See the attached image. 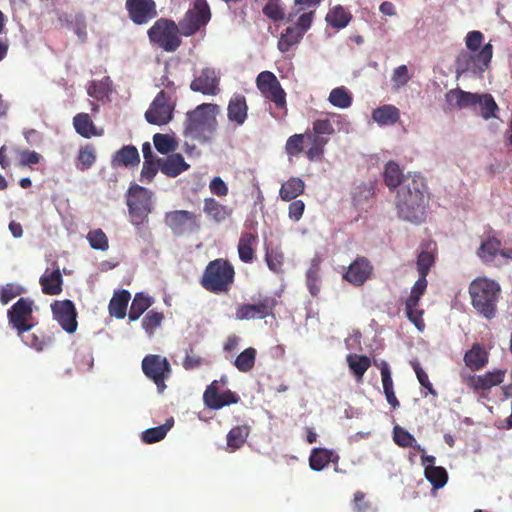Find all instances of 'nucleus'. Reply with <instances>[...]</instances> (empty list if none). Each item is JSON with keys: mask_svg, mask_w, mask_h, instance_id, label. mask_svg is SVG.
<instances>
[{"mask_svg": "<svg viewBox=\"0 0 512 512\" xmlns=\"http://www.w3.org/2000/svg\"><path fill=\"white\" fill-rule=\"evenodd\" d=\"M427 197L425 195V179L420 174L409 175L397 195L399 215L412 223H420L425 218Z\"/></svg>", "mask_w": 512, "mask_h": 512, "instance_id": "f257e3e1", "label": "nucleus"}, {"mask_svg": "<svg viewBox=\"0 0 512 512\" xmlns=\"http://www.w3.org/2000/svg\"><path fill=\"white\" fill-rule=\"evenodd\" d=\"M435 249V244H429L426 250H423L418 255L417 268L420 277L413 285L410 295L405 301L406 315L419 331L424 330L425 323L423 320V310L418 308V302L427 288L426 276L434 263Z\"/></svg>", "mask_w": 512, "mask_h": 512, "instance_id": "f03ea898", "label": "nucleus"}, {"mask_svg": "<svg viewBox=\"0 0 512 512\" xmlns=\"http://www.w3.org/2000/svg\"><path fill=\"white\" fill-rule=\"evenodd\" d=\"M500 285L487 277L474 279L469 287L473 307L487 319L496 313V302L500 293Z\"/></svg>", "mask_w": 512, "mask_h": 512, "instance_id": "7ed1b4c3", "label": "nucleus"}, {"mask_svg": "<svg viewBox=\"0 0 512 512\" xmlns=\"http://www.w3.org/2000/svg\"><path fill=\"white\" fill-rule=\"evenodd\" d=\"M235 277L233 266L219 258L208 263L201 278V285L208 291L221 294L230 290Z\"/></svg>", "mask_w": 512, "mask_h": 512, "instance_id": "20e7f679", "label": "nucleus"}, {"mask_svg": "<svg viewBox=\"0 0 512 512\" xmlns=\"http://www.w3.org/2000/svg\"><path fill=\"white\" fill-rule=\"evenodd\" d=\"M180 25L166 18L158 19L148 30L151 43L166 52H173L181 45Z\"/></svg>", "mask_w": 512, "mask_h": 512, "instance_id": "39448f33", "label": "nucleus"}, {"mask_svg": "<svg viewBox=\"0 0 512 512\" xmlns=\"http://www.w3.org/2000/svg\"><path fill=\"white\" fill-rule=\"evenodd\" d=\"M219 113V106L212 103L198 105L193 111L187 113L185 133L193 138L206 129H211L216 123V115Z\"/></svg>", "mask_w": 512, "mask_h": 512, "instance_id": "423d86ee", "label": "nucleus"}, {"mask_svg": "<svg viewBox=\"0 0 512 512\" xmlns=\"http://www.w3.org/2000/svg\"><path fill=\"white\" fill-rule=\"evenodd\" d=\"M166 87H171V91L161 90L145 112V119L149 124L162 126L173 118L175 108V102L172 99L173 83L168 82Z\"/></svg>", "mask_w": 512, "mask_h": 512, "instance_id": "0eeeda50", "label": "nucleus"}, {"mask_svg": "<svg viewBox=\"0 0 512 512\" xmlns=\"http://www.w3.org/2000/svg\"><path fill=\"white\" fill-rule=\"evenodd\" d=\"M493 55V46L485 44L479 51H463L456 59V72L458 75L472 72L482 74L488 69Z\"/></svg>", "mask_w": 512, "mask_h": 512, "instance_id": "6e6552de", "label": "nucleus"}, {"mask_svg": "<svg viewBox=\"0 0 512 512\" xmlns=\"http://www.w3.org/2000/svg\"><path fill=\"white\" fill-rule=\"evenodd\" d=\"M152 192L139 185L132 186L128 191L127 205L131 223L139 226L147 221L152 211Z\"/></svg>", "mask_w": 512, "mask_h": 512, "instance_id": "1a4fd4ad", "label": "nucleus"}, {"mask_svg": "<svg viewBox=\"0 0 512 512\" xmlns=\"http://www.w3.org/2000/svg\"><path fill=\"white\" fill-rule=\"evenodd\" d=\"M211 19V10L206 0H195L183 19L180 21V31L184 36H192L202 27L206 26Z\"/></svg>", "mask_w": 512, "mask_h": 512, "instance_id": "9d476101", "label": "nucleus"}, {"mask_svg": "<svg viewBox=\"0 0 512 512\" xmlns=\"http://www.w3.org/2000/svg\"><path fill=\"white\" fill-rule=\"evenodd\" d=\"M34 301L20 298L7 312L9 324L18 334L30 331L35 325L33 317Z\"/></svg>", "mask_w": 512, "mask_h": 512, "instance_id": "9b49d317", "label": "nucleus"}, {"mask_svg": "<svg viewBox=\"0 0 512 512\" xmlns=\"http://www.w3.org/2000/svg\"><path fill=\"white\" fill-rule=\"evenodd\" d=\"M227 380L222 377L220 380H213L204 393H202V403L210 410H219L225 406L234 405L239 402V396L230 390L219 391L220 385H225Z\"/></svg>", "mask_w": 512, "mask_h": 512, "instance_id": "f8f14e48", "label": "nucleus"}, {"mask_svg": "<svg viewBox=\"0 0 512 512\" xmlns=\"http://www.w3.org/2000/svg\"><path fill=\"white\" fill-rule=\"evenodd\" d=\"M256 86L261 94L279 108L286 106V93L274 73L262 71L256 77Z\"/></svg>", "mask_w": 512, "mask_h": 512, "instance_id": "ddd939ff", "label": "nucleus"}, {"mask_svg": "<svg viewBox=\"0 0 512 512\" xmlns=\"http://www.w3.org/2000/svg\"><path fill=\"white\" fill-rule=\"evenodd\" d=\"M164 221L176 235L194 232L200 228L198 216L187 210H174L167 212L165 214Z\"/></svg>", "mask_w": 512, "mask_h": 512, "instance_id": "4468645a", "label": "nucleus"}, {"mask_svg": "<svg viewBox=\"0 0 512 512\" xmlns=\"http://www.w3.org/2000/svg\"><path fill=\"white\" fill-rule=\"evenodd\" d=\"M477 255L486 264L500 266L512 260V249H501L500 240L495 237H489L481 243Z\"/></svg>", "mask_w": 512, "mask_h": 512, "instance_id": "2eb2a0df", "label": "nucleus"}, {"mask_svg": "<svg viewBox=\"0 0 512 512\" xmlns=\"http://www.w3.org/2000/svg\"><path fill=\"white\" fill-rule=\"evenodd\" d=\"M51 311L53 319L65 332L72 334L77 330V311L71 300L65 299L52 302Z\"/></svg>", "mask_w": 512, "mask_h": 512, "instance_id": "dca6fc26", "label": "nucleus"}, {"mask_svg": "<svg viewBox=\"0 0 512 512\" xmlns=\"http://www.w3.org/2000/svg\"><path fill=\"white\" fill-rule=\"evenodd\" d=\"M504 375H506V369H495L480 375L462 376V381L473 392H488L491 388L503 383Z\"/></svg>", "mask_w": 512, "mask_h": 512, "instance_id": "f3484780", "label": "nucleus"}, {"mask_svg": "<svg viewBox=\"0 0 512 512\" xmlns=\"http://www.w3.org/2000/svg\"><path fill=\"white\" fill-rule=\"evenodd\" d=\"M125 8L131 21L137 25L147 24L158 14L154 0H126Z\"/></svg>", "mask_w": 512, "mask_h": 512, "instance_id": "a211bd4d", "label": "nucleus"}, {"mask_svg": "<svg viewBox=\"0 0 512 512\" xmlns=\"http://www.w3.org/2000/svg\"><path fill=\"white\" fill-rule=\"evenodd\" d=\"M219 84V72L215 68L206 67L192 80L190 89L203 95L215 96L220 92Z\"/></svg>", "mask_w": 512, "mask_h": 512, "instance_id": "6ab92c4d", "label": "nucleus"}, {"mask_svg": "<svg viewBox=\"0 0 512 512\" xmlns=\"http://www.w3.org/2000/svg\"><path fill=\"white\" fill-rule=\"evenodd\" d=\"M273 308L274 300L266 297L256 304L239 305L235 312V318L240 321L263 319L272 314Z\"/></svg>", "mask_w": 512, "mask_h": 512, "instance_id": "aec40b11", "label": "nucleus"}, {"mask_svg": "<svg viewBox=\"0 0 512 512\" xmlns=\"http://www.w3.org/2000/svg\"><path fill=\"white\" fill-rule=\"evenodd\" d=\"M142 370L158 388H164V375L168 373V361L158 354H149L142 360Z\"/></svg>", "mask_w": 512, "mask_h": 512, "instance_id": "412c9836", "label": "nucleus"}, {"mask_svg": "<svg viewBox=\"0 0 512 512\" xmlns=\"http://www.w3.org/2000/svg\"><path fill=\"white\" fill-rule=\"evenodd\" d=\"M373 267L365 258H357L344 274V279L355 286L363 285L370 278Z\"/></svg>", "mask_w": 512, "mask_h": 512, "instance_id": "4be33fe9", "label": "nucleus"}, {"mask_svg": "<svg viewBox=\"0 0 512 512\" xmlns=\"http://www.w3.org/2000/svg\"><path fill=\"white\" fill-rule=\"evenodd\" d=\"M203 211L206 216L216 223H221L232 215V209L219 203L214 198H205L203 201Z\"/></svg>", "mask_w": 512, "mask_h": 512, "instance_id": "5701e85b", "label": "nucleus"}, {"mask_svg": "<svg viewBox=\"0 0 512 512\" xmlns=\"http://www.w3.org/2000/svg\"><path fill=\"white\" fill-rule=\"evenodd\" d=\"M248 106L246 99L241 94L234 95L228 104L227 114L231 122L242 125L247 119Z\"/></svg>", "mask_w": 512, "mask_h": 512, "instance_id": "b1692460", "label": "nucleus"}, {"mask_svg": "<svg viewBox=\"0 0 512 512\" xmlns=\"http://www.w3.org/2000/svg\"><path fill=\"white\" fill-rule=\"evenodd\" d=\"M42 292L46 295H59L62 292L63 278L59 268L46 270L40 277Z\"/></svg>", "mask_w": 512, "mask_h": 512, "instance_id": "393cba45", "label": "nucleus"}, {"mask_svg": "<svg viewBox=\"0 0 512 512\" xmlns=\"http://www.w3.org/2000/svg\"><path fill=\"white\" fill-rule=\"evenodd\" d=\"M158 165L164 174L171 177H176L189 168V164L178 153L169 155L166 159L159 161Z\"/></svg>", "mask_w": 512, "mask_h": 512, "instance_id": "a878e982", "label": "nucleus"}, {"mask_svg": "<svg viewBox=\"0 0 512 512\" xmlns=\"http://www.w3.org/2000/svg\"><path fill=\"white\" fill-rule=\"evenodd\" d=\"M256 242H257L256 234H253L250 232H245V233L241 234V236L239 238L238 246H237V251H238V256L242 262H245V263L252 262V260L255 257L254 246H255Z\"/></svg>", "mask_w": 512, "mask_h": 512, "instance_id": "bb28decb", "label": "nucleus"}, {"mask_svg": "<svg viewBox=\"0 0 512 512\" xmlns=\"http://www.w3.org/2000/svg\"><path fill=\"white\" fill-rule=\"evenodd\" d=\"M446 100L451 106L465 108L476 105L477 100H479V94L454 89L446 94Z\"/></svg>", "mask_w": 512, "mask_h": 512, "instance_id": "cd10ccee", "label": "nucleus"}, {"mask_svg": "<svg viewBox=\"0 0 512 512\" xmlns=\"http://www.w3.org/2000/svg\"><path fill=\"white\" fill-rule=\"evenodd\" d=\"M250 434V427L246 424L236 425L229 432H227V448L229 451L233 452L241 447L246 442L248 435Z\"/></svg>", "mask_w": 512, "mask_h": 512, "instance_id": "c85d7f7f", "label": "nucleus"}, {"mask_svg": "<svg viewBox=\"0 0 512 512\" xmlns=\"http://www.w3.org/2000/svg\"><path fill=\"white\" fill-rule=\"evenodd\" d=\"M131 298L127 290L115 292L109 303V313L118 319H123L126 316V310Z\"/></svg>", "mask_w": 512, "mask_h": 512, "instance_id": "c756f323", "label": "nucleus"}, {"mask_svg": "<svg viewBox=\"0 0 512 512\" xmlns=\"http://www.w3.org/2000/svg\"><path fill=\"white\" fill-rule=\"evenodd\" d=\"M351 19V13L341 5L332 7L325 17L326 22L336 29L345 28Z\"/></svg>", "mask_w": 512, "mask_h": 512, "instance_id": "7c9ffc66", "label": "nucleus"}, {"mask_svg": "<svg viewBox=\"0 0 512 512\" xmlns=\"http://www.w3.org/2000/svg\"><path fill=\"white\" fill-rule=\"evenodd\" d=\"M73 126L76 132L84 138L99 136L101 133L97 129L87 113H79L73 118Z\"/></svg>", "mask_w": 512, "mask_h": 512, "instance_id": "2f4dec72", "label": "nucleus"}, {"mask_svg": "<svg viewBox=\"0 0 512 512\" xmlns=\"http://www.w3.org/2000/svg\"><path fill=\"white\" fill-rule=\"evenodd\" d=\"M305 183L301 178L291 177L281 185L279 194L283 201H291L304 192Z\"/></svg>", "mask_w": 512, "mask_h": 512, "instance_id": "473e14b6", "label": "nucleus"}, {"mask_svg": "<svg viewBox=\"0 0 512 512\" xmlns=\"http://www.w3.org/2000/svg\"><path fill=\"white\" fill-rule=\"evenodd\" d=\"M400 113L393 105H383L372 112V118L379 125H393L399 120Z\"/></svg>", "mask_w": 512, "mask_h": 512, "instance_id": "72a5a7b5", "label": "nucleus"}, {"mask_svg": "<svg viewBox=\"0 0 512 512\" xmlns=\"http://www.w3.org/2000/svg\"><path fill=\"white\" fill-rule=\"evenodd\" d=\"M304 135L310 144V147L306 151L307 158L310 161L320 159L324 154L325 146L328 143V139L325 137H320L319 135H316L313 132L309 131H307Z\"/></svg>", "mask_w": 512, "mask_h": 512, "instance_id": "f704fd0d", "label": "nucleus"}, {"mask_svg": "<svg viewBox=\"0 0 512 512\" xmlns=\"http://www.w3.org/2000/svg\"><path fill=\"white\" fill-rule=\"evenodd\" d=\"M347 364L350 373L356 377L357 382H360L365 371L371 366V361L365 355L347 354Z\"/></svg>", "mask_w": 512, "mask_h": 512, "instance_id": "c9c22d12", "label": "nucleus"}, {"mask_svg": "<svg viewBox=\"0 0 512 512\" xmlns=\"http://www.w3.org/2000/svg\"><path fill=\"white\" fill-rule=\"evenodd\" d=\"M334 123H342L340 115L331 114V118H319L312 123V132L320 137L330 136L335 133Z\"/></svg>", "mask_w": 512, "mask_h": 512, "instance_id": "e433bc0d", "label": "nucleus"}, {"mask_svg": "<svg viewBox=\"0 0 512 512\" xmlns=\"http://www.w3.org/2000/svg\"><path fill=\"white\" fill-rule=\"evenodd\" d=\"M314 16L315 9H307L301 10V12H297V7H293L292 11L288 15V21H291L293 18L297 17L293 27L305 34V32L311 27Z\"/></svg>", "mask_w": 512, "mask_h": 512, "instance_id": "4c0bfd02", "label": "nucleus"}, {"mask_svg": "<svg viewBox=\"0 0 512 512\" xmlns=\"http://www.w3.org/2000/svg\"><path fill=\"white\" fill-rule=\"evenodd\" d=\"M332 461V451L326 448H313L309 455V468L313 471H321Z\"/></svg>", "mask_w": 512, "mask_h": 512, "instance_id": "58836bf2", "label": "nucleus"}, {"mask_svg": "<svg viewBox=\"0 0 512 512\" xmlns=\"http://www.w3.org/2000/svg\"><path fill=\"white\" fill-rule=\"evenodd\" d=\"M304 34L300 31H298L294 27H288L280 36L278 40V49L281 52H287L291 49V47L297 45Z\"/></svg>", "mask_w": 512, "mask_h": 512, "instance_id": "ea45409f", "label": "nucleus"}, {"mask_svg": "<svg viewBox=\"0 0 512 512\" xmlns=\"http://www.w3.org/2000/svg\"><path fill=\"white\" fill-rule=\"evenodd\" d=\"M152 303L153 300L150 296L145 295L144 293H137L130 307L128 315L129 320H137L152 305Z\"/></svg>", "mask_w": 512, "mask_h": 512, "instance_id": "a19ab883", "label": "nucleus"}, {"mask_svg": "<svg viewBox=\"0 0 512 512\" xmlns=\"http://www.w3.org/2000/svg\"><path fill=\"white\" fill-rule=\"evenodd\" d=\"M425 479L429 481L434 489L443 488L447 482L446 470L441 466L427 465L425 467Z\"/></svg>", "mask_w": 512, "mask_h": 512, "instance_id": "79ce46f5", "label": "nucleus"}, {"mask_svg": "<svg viewBox=\"0 0 512 512\" xmlns=\"http://www.w3.org/2000/svg\"><path fill=\"white\" fill-rule=\"evenodd\" d=\"M393 441H395V444H397L398 447L413 448L416 449V451L424 454L423 447L415 443L414 436H412V434L401 427L397 426L395 429H393Z\"/></svg>", "mask_w": 512, "mask_h": 512, "instance_id": "37998d69", "label": "nucleus"}, {"mask_svg": "<svg viewBox=\"0 0 512 512\" xmlns=\"http://www.w3.org/2000/svg\"><path fill=\"white\" fill-rule=\"evenodd\" d=\"M22 341L25 343V345L31 349L35 350H43L45 347L48 346V344L51 342L50 337H46L42 332L40 331H33V332H26L24 334H18Z\"/></svg>", "mask_w": 512, "mask_h": 512, "instance_id": "c03bdc74", "label": "nucleus"}, {"mask_svg": "<svg viewBox=\"0 0 512 512\" xmlns=\"http://www.w3.org/2000/svg\"><path fill=\"white\" fill-rule=\"evenodd\" d=\"M328 101L334 107L346 109L352 104V96L346 88L337 87L330 92Z\"/></svg>", "mask_w": 512, "mask_h": 512, "instance_id": "a18cd8bd", "label": "nucleus"}, {"mask_svg": "<svg viewBox=\"0 0 512 512\" xmlns=\"http://www.w3.org/2000/svg\"><path fill=\"white\" fill-rule=\"evenodd\" d=\"M113 161L118 165H135L139 162V153L134 146H125L115 154Z\"/></svg>", "mask_w": 512, "mask_h": 512, "instance_id": "49530a36", "label": "nucleus"}, {"mask_svg": "<svg viewBox=\"0 0 512 512\" xmlns=\"http://www.w3.org/2000/svg\"><path fill=\"white\" fill-rule=\"evenodd\" d=\"M96 161V151L92 145H86L81 148L78 157L76 167L77 169L84 171L89 169Z\"/></svg>", "mask_w": 512, "mask_h": 512, "instance_id": "de8ad7c7", "label": "nucleus"}, {"mask_svg": "<svg viewBox=\"0 0 512 512\" xmlns=\"http://www.w3.org/2000/svg\"><path fill=\"white\" fill-rule=\"evenodd\" d=\"M170 430V424L165 423L164 425L147 429L142 432V442L146 444H151L155 442L162 441L166 436V433Z\"/></svg>", "mask_w": 512, "mask_h": 512, "instance_id": "09e8293b", "label": "nucleus"}, {"mask_svg": "<svg viewBox=\"0 0 512 512\" xmlns=\"http://www.w3.org/2000/svg\"><path fill=\"white\" fill-rule=\"evenodd\" d=\"M477 104L480 105V113L484 119H489L496 116L495 112L498 109V106L491 95L479 94V100H477Z\"/></svg>", "mask_w": 512, "mask_h": 512, "instance_id": "8fccbe9b", "label": "nucleus"}, {"mask_svg": "<svg viewBox=\"0 0 512 512\" xmlns=\"http://www.w3.org/2000/svg\"><path fill=\"white\" fill-rule=\"evenodd\" d=\"M87 240L91 248L95 250L106 251L109 248L108 238L101 229L90 231L87 234Z\"/></svg>", "mask_w": 512, "mask_h": 512, "instance_id": "3c124183", "label": "nucleus"}, {"mask_svg": "<svg viewBox=\"0 0 512 512\" xmlns=\"http://www.w3.org/2000/svg\"><path fill=\"white\" fill-rule=\"evenodd\" d=\"M402 171L398 164L389 162L384 171L385 182L389 187H397L402 181Z\"/></svg>", "mask_w": 512, "mask_h": 512, "instance_id": "603ef678", "label": "nucleus"}, {"mask_svg": "<svg viewBox=\"0 0 512 512\" xmlns=\"http://www.w3.org/2000/svg\"><path fill=\"white\" fill-rule=\"evenodd\" d=\"M304 139V134H294L287 139L285 151L290 158L297 157L301 154L303 151Z\"/></svg>", "mask_w": 512, "mask_h": 512, "instance_id": "864d4df0", "label": "nucleus"}, {"mask_svg": "<svg viewBox=\"0 0 512 512\" xmlns=\"http://www.w3.org/2000/svg\"><path fill=\"white\" fill-rule=\"evenodd\" d=\"M411 367H413L414 374H416V379H418V382H420V385H422L423 388L427 389V392H429L430 395L437 397V391L431 386L430 380L428 379V374H426L421 367V364H419V361L414 359L411 361Z\"/></svg>", "mask_w": 512, "mask_h": 512, "instance_id": "5fc2aeb1", "label": "nucleus"}, {"mask_svg": "<svg viewBox=\"0 0 512 512\" xmlns=\"http://www.w3.org/2000/svg\"><path fill=\"white\" fill-rule=\"evenodd\" d=\"M263 13L274 21L283 20L285 12L279 0H269L263 8Z\"/></svg>", "mask_w": 512, "mask_h": 512, "instance_id": "6e6d98bb", "label": "nucleus"}, {"mask_svg": "<svg viewBox=\"0 0 512 512\" xmlns=\"http://www.w3.org/2000/svg\"><path fill=\"white\" fill-rule=\"evenodd\" d=\"M153 142L157 151L162 154H167L173 151L176 146L173 138L166 134H155Z\"/></svg>", "mask_w": 512, "mask_h": 512, "instance_id": "4d7b16f0", "label": "nucleus"}, {"mask_svg": "<svg viewBox=\"0 0 512 512\" xmlns=\"http://www.w3.org/2000/svg\"><path fill=\"white\" fill-rule=\"evenodd\" d=\"M487 362V354H464V365L471 371L483 369Z\"/></svg>", "mask_w": 512, "mask_h": 512, "instance_id": "13d9d810", "label": "nucleus"}, {"mask_svg": "<svg viewBox=\"0 0 512 512\" xmlns=\"http://www.w3.org/2000/svg\"><path fill=\"white\" fill-rule=\"evenodd\" d=\"M163 318L164 316L162 313L151 311L144 317L142 326L147 333L153 334L155 329L160 327Z\"/></svg>", "mask_w": 512, "mask_h": 512, "instance_id": "bf43d9fd", "label": "nucleus"}, {"mask_svg": "<svg viewBox=\"0 0 512 512\" xmlns=\"http://www.w3.org/2000/svg\"><path fill=\"white\" fill-rule=\"evenodd\" d=\"M266 263L274 272H280L284 262V255L278 249H272L266 252Z\"/></svg>", "mask_w": 512, "mask_h": 512, "instance_id": "052dcab7", "label": "nucleus"}, {"mask_svg": "<svg viewBox=\"0 0 512 512\" xmlns=\"http://www.w3.org/2000/svg\"><path fill=\"white\" fill-rule=\"evenodd\" d=\"M234 367L238 371L245 373L251 370L255 364V354H239L236 355L233 361Z\"/></svg>", "mask_w": 512, "mask_h": 512, "instance_id": "680f3d73", "label": "nucleus"}, {"mask_svg": "<svg viewBox=\"0 0 512 512\" xmlns=\"http://www.w3.org/2000/svg\"><path fill=\"white\" fill-rule=\"evenodd\" d=\"M307 286L313 296L320 292L319 268L314 266L307 272Z\"/></svg>", "mask_w": 512, "mask_h": 512, "instance_id": "e2e57ef3", "label": "nucleus"}, {"mask_svg": "<svg viewBox=\"0 0 512 512\" xmlns=\"http://www.w3.org/2000/svg\"><path fill=\"white\" fill-rule=\"evenodd\" d=\"M410 80V75L406 65H400L393 71L392 81L397 89L403 87Z\"/></svg>", "mask_w": 512, "mask_h": 512, "instance_id": "0e129e2a", "label": "nucleus"}, {"mask_svg": "<svg viewBox=\"0 0 512 512\" xmlns=\"http://www.w3.org/2000/svg\"><path fill=\"white\" fill-rule=\"evenodd\" d=\"M483 38V34L480 31L469 32L465 38V45L468 51H479Z\"/></svg>", "mask_w": 512, "mask_h": 512, "instance_id": "69168bd1", "label": "nucleus"}, {"mask_svg": "<svg viewBox=\"0 0 512 512\" xmlns=\"http://www.w3.org/2000/svg\"><path fill=\"white\" fill-rule=\"evenodd\" d=\"M352 508H354V512H369L373 509V507H371V503L365 500V494L362 491L354 493Z\"/></svg>", "mask_w": 512, "mask_h": 512, "instance_id": "338daca9", "label": "nucleus"}, {"mask_svg": "<svg viewBox=\"0 0 512 512\" xmlns=\"http://www.w3.org/2000/svg\"><path fill=\"white\" fill-rule=\"evenodd\" d=\"M209 190L212 194L225 197L228 194V186L221 177H214L209 183Z\"/></svg>", "mask_w": 512, "mask_h": 512, "instance_id": "774afa93", "label": "nucleus"}]
</instances>
